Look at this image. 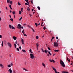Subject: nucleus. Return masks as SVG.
<instances>
[{
	"instance_id": "34",
	"label": "nucleus",
	"mask_w": 73,
	"mask_h": 73,
	"mask_svg": "<svg viewBox=\"0 0 73 73\" xmlns=\"http://www.w3.org/2000/svg\"><path fill=\"white\" fill-rule=\"evenodd\" d=\"M11 66L10 65H8V67H9V68H10V67H11Z\"/></svg>"
},
{
	"instance_id": "4",
	"label": "nucleus",
	"mask_w": 73,
	"mask_h": 73,
	"mask_svg": "<svg viewBox=\"0 0 73 73\" xmlns=\"http://www.w3.org/2000/svg\"><path fill=\"white\" fill-rule=\"evenodd\" d=\"M52 68L53 70H54L55 73H57V70H56V69H55L54 67L53 66H52Z\"/></svg>"
},
{
	"instance_id": "9",
	"label": "nucleus",
	"mask_w": 73,
	"mask_h": 73,
	"mask_svg": "<svg viewBox=\"0 0 73 73\" xmlns=\"http://www.w3.org/2000/svg\"><path fill=\"white\" fill-rule=\"evenodd\" d=\"M21 41H22V44H24V39H22L21 40Z\"/></svg>"
},
{
	"instance_id": "17",
	"label": "nucleus",
	"mask_w": 73,
	"mask_h": 73,
	"mask_svg": "<svg viewBox=\"0 0 73 73\" xmlns=\"http://www.w3.org/2000/svg\"><path fill=\"white\" fill-rule=\"evenodd\" d=\"M11 28L12 29H15V27H13V26H12L11 27Z\"/></svg>"
},
{
	"instance_id": "35",
	"label": "nucleus",
	"mask_w": 73,
	"mask_h": 73,
	"mask_svg": "<svg viewBox=\"0 0 73 73\" xmlns=\"http://www.w3.org/2000/svg\"><path fill=\"white\" fill-rule=\"evenodd\" d=\"M35 25L36 26V27H37V23H35Z\"/></svg>"
},
{
	"instance_id": "8",
	"label": "nucleus",
	"mask_w": 73,
	"mask_h": 73,
	"mask_svg": "<svg viewBox=\"0 0 73 73\" xmlns=\"http://www.w3.org/2000/svg\"><path fill=\"white\" fill-rule=\"evenodd\" d=\"M13 38L14 40H16L17 39V38L15 36H13Z\"/></svg>"
},
{
	"instance_id": "50",
	"label": "nucleus",
	"mask_w": 73,
	"mask_h": 73,
	"mask_svg": "<svg viewBox=\"0 0 73 73\" xmlns=\"http://www.w3.org/2000/svg\"><path fill=\"white\" fill-rule=\"evenodd\" d=\"M25 5H28V3H25Z\"/></svg>"
},
{
	"instance_id": "1",
	"label": "nucleus",
	"mask_w": 73,
	"mask_h": 73,
	"mask_svg": "<svg viewBox=\"0 0 73 73\" xmlns=\"http://www.w3.org/2000/svg\"><path fill=\"white\" fill-rule=\"evenodd\" d=\"M60 64L61 65H62V66L63 67H65V65L64 63V62H63V61H62L61 60H60Z\"/></svg>"
},
{
	"instance_id": "23",
	"label": "nucleus",
	"mask_w": 73,
	"mask_h": 73,
	"mask_svg": "<svg viewBox=\"0 0 73 73\" xmlns=\"http://www.w3.org/2000/svg\"><path fill=\"white\" fill-rule=\"evenodd\" d=\"M18 5H21V4H20V3H19V2H18Z\"/></svg>"
},
{
	"instance_id": "38",
	"label": "nucleus",
	"mask_w": 73,
	"mask_h": 73,
	"mask_svg": "<svg viewBox=\"0 0 73 73\" xmlns=\"http://www.w3.org/2000/svg\"><path fill=\"white\" fill-rule=\"evenodd\" d=\"M36 46H37V47L38 48V44H36Z\"/></svg>"
},
{
	"instance_id": "46",
	"label": "nucleus",
	"mask_w": 73,
	"mask_h": 73,
	"mask_svg": "<svg viewBox=\"0 0 73 73\" xmlns=\"http://www.w3.org/2000/svg\"><path fill=\"white\" fill-rule=\"evenodd\" d=\"M32 29L33 30V32H35V30H34V29H33V28Z\"/></svg>"
},
{
	"instance_id": "54",
	"label": "nucleus",
	"mask_w": 73,
	"mask_h": 73,
	"mask_svg": "<svg viewBox=\"0 0 73 73\" xmlns=\"http://www.w3.org/2000/svg\"><path fill=\"white\" fill-rule=\"evenodd\" d=\"M28 27H29V28L31 27H30V26H29V25H28Z\"/></svg>"
},
{
	"instance_id": "59",
	"label": "nucleus",
	"mask_w": 73,
	"mask_h": 73,
	"mask_svg": "<svg viewBox=\"0 0 73 73\" xmlns=\"http://www.w3.org/2000/svg\"><path fill=\"white\" fill-rule=\"evenodd\" d=\"M10 13H11V12H12V11H11V10H10Z\"/></svg>"
},
{
	"instance_id": "63",
	"label": "nucleus",
	"mask_w": 73,
	"mask_h": 73,
	"mask_svg": "<svg viewBox=\"0 0 73 73\" xmlns=\"http://www.w3.org/2000/svg\"><path fill=\"white\" fill-rule=\"evenodd\" d=\"M14 19H15V15L14 16Z\"/></svg>"
},
{
	"instance_id": "56",
	"label": "nucleus",
	"mask_w": 73,
	"mask_h": 73,
	"mask_svg": "<svg viewBox=\"0 0 73 73\" xmlns=\"http://www.w3.org/2000/svg\"><path fill=\"white\" fill-rule=\"evenodd\" d=\"M33 9H32V12H33Z\"/></svg>"
},
{
	"instance_id": "7",
	"label": "nucleus",
	"mask_w": 73,
	"mask_h": 73,
	"mask_svg": "<svg viewBox=\"0 0 73 73\" xmlns=\"http://www.w3.org/2000/svg\"><path fill=\"white\" fill-rule=\"evenodd\" d=\"M9 72L10 73H12V70L11 69H10L9 70H8Z\"/></svg>"
},
{
	"instance_id": "12",
	"label": "nucleus",
	"mask_w": 73,
	"mask_h": 73,
	"mask_svg": "<svg viewBox=\"0 0 73 73\" xmlns=\"http://www.w3.org/2000/svg\"><path fill=\"white\" fill-rule=\"evenodd\" d=\"M9 28H10V29H11V28H12V26L11 25H9Z\"/></svg>"
},
{
	"instance_id": "45",
	"label": "nucleus",
	"mask_w": 73,
	"mask_h": 73,
	"mask_svg": "<svg viewBox=\"0 0 73 73\" xmlns=\"http://www.w3.org/2000/svg\"><path fill=\"white\" fill-rule=\"evenodd\" d=\"M0 38H2V35H0Z\"/></svg>"
},
{
	"instance_id": "27",
	"label": "nucleus",
	"mask_w": 73,
	"mask_h": 73,
	"mask_svg": "<svg viewBox=\"0 0 73 73\" xmlns=\"http://www.w3.org/2000/svg\"><path fill=\"white\" fill-rule=\"evenodd\" d=\"M44 53H47V51L46 50H44Z\"/></svg>"
},
{
	"instance_id": "6",
	"label": "nucleus",
	"mask_w": 73,
	"mask_h": 73,
	"mask_svg": "<svg viewBox=\"0 0 73 73\" xmlns=\"http://www.w3.org/2000/svg\"><path fill=\"white\" fill-rule=\"evenodd\" d=\"M54 45L56 47H57L58 46V44L57 43L54 42Z\"/></svg>"
},
{
	"instance_id": "60",
	"label": "nucleus",
	"mask_w": 73,
	"mask_h": 73,
	"mask_svg": "<svg viewBox=\"0 0 73 73\" xmlns=\"http://www.w3.org/2000/svg\"><path fill=\"white\" fill-rule=\"evenodd\" d=\"M40 23H39L38 24H37V25H40Z\"/></svg>"
},
{
	"instance_id": "43",
	"label": "nucleus",
	"mask_w": 73,
	"mask_h": 73,
	"mask_svg": "<svg viewBox=\"0 0 73 73\" xmlns=\"http://www.w3.org/2000/svg\"><path fill=\"white\" fill-rule=\"evenodd\" d=\"M36 39H38V36H36Z\"/></svg>"
},
{
	"instance_id": "57",
	"label": "nucleus",
	"mask_w": 73,
	"mask_h": 73,
	"mask_svg": "<svg viewBox=\"0 0 73 73\" xmlns=\"http://www.w3.org/2000/svg\"><path fill=\"white\" fill-rule=\"evenodd\" d=\"M9 16H10V18H11V17H12L10 15H9Z\"/></svg>"
},
{
	"instance_id": "44",
	"label": "nucleus",
	"mask_w": 73,
	"mask_h": 73,
	"mask_svg": "<svg viewBox=\"0 0 73 73\" xmlns=\"http://www.w3.org/2000/svg\"><path fill=\"white\" fill-rule=\"evenodd\" d=\"M31 3L32 4H33V1H32V0H31Z\"/></svg>"
},
{
	"instance_id": "26",
	"label": "nucleus",
	"mask_w": 73,
	"mask_h": 73,
	"mask_svg": "<svg viewBox=\"0 0 73 73\" xmlns=\"http://www.w3.org/2000/svg\"><path fill=\"white\" fill-rule=\"evenodd\" d=\"M48 53L50 55V56H51V55H52V54L50 53V51L49 52H48Z\"/></svg>"
},
{
	"instance_id": "58",
	"label": "nucleus",
	"mask_w": 73,
	"mask_h": 73,
	"mask_svg": "<svg viewBox=\"0 0 73 73\" xmlns=\"http://www.w3.org/2000/svg\"><path fill=\"white\" fill-rule=\"evenodd\" d=\"M42 51L43 52H44V50H43V49H42Z\"/></svg>"
},
{
	"instance_id": "20",
	"label": "nucleus",
	"mask_w": 73,
	"mask_h": 73,
	"mask_svg": "<svg viewBox=\"0 0 73 73\" xmlns=\"http://www.w3.org/2000/svg\"><path fill=\"white\" fill-rule=\"evenodd\" d=\"M42 65H43L44 66V68L45 67V64L44 63H42Z\"/></svg>"
},
{
	"instance_id": "52",
	"label": "nucleus",
	"mask_w": 73,
	"mask_h": 73,
	"mask_svg": "<svg viewBox=\"0 0 73 73\" xmlns=\"http://www.w3.org/2000/svg\"><path fill=\"white\" fill-rule=\"evenodd\" d=\"M6 9H7V10H8V9L7 8V7H6Z\"/></svg>"
},
{
	"instance_id": "31",
	"label": "nucleus",
	"mask_w": 73,
	"mask_h": 73,
	"mask_svg": "<svg viewBox=\"0 0 73 73\" xmlns=\"http://www.w3.org/2000/svg\"><path fill=\"white\" fill-rule=\"evenodd\" d=\"M23 35H24V36H25L26 37H27V35L26 34H23Z\"/></svg>"
},
{
	"instance_id": "53",
	"label": "nucleus",
	"mask_w": 73,
	"mask_h": 73,
	"mask_svg": "<svg viewBox=\"0 0 73 73\" xmlns=\"http://www.w3.org/2000/svg\"><path fill=\"white\" fill-rule=\"evenodd\" d=\"M26 2L28 1V0H25Z\"/></svg>"
},
{
	"instance_id": "51",
	"label": "nucleus",
	"mask_w": 73,
	"mask_h": 73,
	"mask_svg": "<svg viewBox=\"0 0 73 73\" xmlns=\"http://www.w3.org/2000/svg\"><path fill=\"white\" fill-rule=\"evenodd\" d=\"M9 7L10 8L11 7V5H9Z\"/></svg>"
},
{
	"instance_id": "32",
	"label": "nucleus",
	"mask_w": 73,
	"mask_h": 73,
	"mask_svg": "<svg viewBox=\"0 0 73 73\" xmlns=\"http://www.w3.org/2000/svg\"><path fill=\"white\" fill-rule=\"evenodd\" d=\"M67 61H68V62H70V60H69V59H68V58H67Z\"/></svg>"
},
{
	"instance_id": "37",
	"label": "nucleus",
	"mask_w": 73,
	"mask_h": 73,
	"mask_svg": "<svg viewBox=\"0 0 73 73\" xmlns=\"http://www.w3.org/2000/svg\"><path fill=\"white\" fill-rule=\"evenodd\" d=\"M9 1H10V0H7V3H9Z\"/></svg>"
},
{
	"instance_id": "5",
	"label": "nucleus",
	"mask_w": 73,
	"mask_h": 73,
	"mask_svg": "<svg viewBox=\"0 0 73 73\" xmlns=\"http://www.w3.org/2000/svg\"><path fill=\"white\" fill-rule=\"evenodd\" d=\"M7 45L10 48H11L12 47V44L9 43H7Z\"/></svg>"
},
{
	"instance_id": "40",
	"label": "nucleus",
	"mask_w": 73,
	"mask_h": 73,
	"mask_svg": "<svg viewBox=\"0 0 73 73\" xmlns=\"http://www.w3.org/2000/svg\"><path fill=\"white\" fill-rule=\"evenodd\" d=\"M52 62H53L54 63V62H55V61H54V60H53V59L52 60Z\"/></svg>"
},
{
	"instance_id": "24",
	"label": "nucleus",
	"mask_w": 73,
	"mask_h": 73,
	"mask_svg": "<svg viewBox=\"0 0 73 73\" xmlns=\"http://www.w3.org/2000/svg\"><path fill=\"white\" fill-rule=\"evenodd\" d=\"M29 51L31 53H32V52L31 51L32 50H31V49H30L29 50Z\"/></svg>"
},
{
	"instance_id": "21",
	"label": "nucleus",
	"mask_w": 73,
	"mask_h": 73,
	"mask_svg": "<svg viewBox=\"0 0 73 73\" xmlns=\"http://www.w3.org/2000/svg\"><path fill=\"white\" fill-rule=\"evenodd\" d=\"M14 45L15 48H16V45L15 44H14Z\"/></svg>"
},
{
	"instance_id": "14",
	"label": "nucleus",
	"mask_w": 73,
	"mask_h": 73,
	"mask_svg": "<svg viewBox=\"0 0 73 73\" xmlns=\"http://www.w3.org/2000/svg\"><path fill=\"white\" fill-rule=\"evenodd\" d=\"M2 44H1V45H2V46H3V44L4 43V42H3V41H2Z\"/></svg>"
},
{
	"instance_id": "18",
	"label": "nucleus",
	"mask_w": 73,
	"mask_h": 73,
	"mask_svg": "<svg viewBox=\"0 0 73 73\" xmlns=\"http://www.w3.org/2000/svg\"><path fill=\"white\" fill-rule=\"evenodd\" d=\"M9 3H10V4H11V5H12V1H10L9 2Z\"/></svg>"
},
{
	"instance_id": "33",
	"label": "nucleus",
	"mask_w": 73,
	"mask_h": 73,
	"mask_svg": "<svg viewBox=\"0 0 73 73\" xmlns=\"http://www.w3.org/2000/svg\"><path fill=\"white\" fill-rule=\"evenodd\" d=\"M23 8H21V11L22 12H23Z\"/></svg>"
},
{
	"instance_id": "55",
	"label": "nucleus",
	"mask_w": 73,
	"mask_h": 73,
	"mask_svg": "<svg viewBox=\"0 0 73 73\" xmlns=\"http://www.w3.org/2000/svg\"><path fill=\"white\" fill-rule=\"evenodd\" d=\"M11 65L12 66V65H13V64L12 63H11Z\"/></svg>"
},
{
	"instance_id": "3",
	"label": "nucleus",
	"mask_w": 73,
	"mask_h": 73,
	"mask_svg": "<svg viewBox=\"0 0 73 73\" xmlns=\"http://www.w3.org/2000/svg\"><path fill=\"white\" fill-rule=\"evenodd\" d=\"M34 55L32 54H30V58L31 59H33V58H34Z\"/></svg>"
},
{
	"instance_id": "47",
	"label": "nucleus",
	"mask_w": 73,
	"mask_h": 73,
	"mask_svg": "<svg viewBox=\"0 0 73 73\" xmlns=\"http://www.w3.org/2000/svg\"><path fill=\"white\" fill-rule=\"evenodd\" d=\"M23 70H25V71H27V70L25 68H24Z\"/></svg>"
},
{
	"instance_id": "39",
	"label": "nucleus",
	"mask_w": 73,
	"mask_h": 73,
	"mask_svg": "<svg viewBox=\"0 0 73 73\" xmlns=\"http://www.w3.org/2000/svg\"><path fill=\"white\" fill-rule=\"evenodd\" d=\"M47 48H48V49L49 50H51V49L49 47H48Z\"/></svg>"
},
{
	"instance_id": "22",
	"label": "nucleus",
	"mask_w": 73,
	"mask_h": 73,
	"mask_svg": "<svg viewBox=\"0 0 73 73\" xmlns=\"http://www.w3.org/2000/svg\"><path fill=\"white\" fill-rule=\"evenodd\" d=\"M38 9H39V10H40V7L38 6L37 7Z\"/></svg>"
},
{
	"instance_id": "10",
	"label": "nucleus",
	"mask_w": 73,
	"mask_h": 73,
	"mask_svg": "<svg viewBox=\"0 0 73 73\" xmlns=\"http://www.w3.org/2000/svg\"><path fill=\"white\" fill-rule=\"evenodd\" d=\"M0 66H1V67L2 68H4V66H3V65L1 64H0Z\"/></svg>"
},
{
	"instance_id": "16",
	"label": "nucleus",
	"mask_w": 73,
	"mask_h": 73,
	"mask_svg": "<svg viewBox=\"0 0 73 73\" xmlns=\"http://www.w3.org/2000/svg\"><path fill=\"white\" fill-rule=\"evenodd\" d=\"M27 9L28 10V11H30V9H29V7H27Z\"/></svg>"
},
{
	"instance_id": "29",
	"label": "nucleus",
	"mask_w": 73,
	"mask_h": 73,
	"mask_svg": "<svg viewBox=\"0 0 73 73\" xmlns=\"http://www.w3.org/2000/svg\"><path fill=\"white\" fill-rule=\"evenodd\" d=\"M19 15H21V11H19Z\"/></svg>"
},
{
	"instance_id": "2",
	"label": "nucleus",
	"mask_w": 73,
	"mask_h": 73,
	"mask_svg": "<svg viewBox=\"0 0 73 73\" xmlns=\"http://www.w3.org/2000/svg\"><path fill=\"white\" fill-rule=\"evenodd\" d=\"M18 26L17 27V28L19 29H21V28H22V29H23V28H24L23 27H21V25H20V24H19L18 25Z\"/></svg>"
},
{
	"instance_id": "25",
	"label": "nucleus",
	"mask_w": 73,
	"mask_h": 73,
	"mask_svg": "<svg viewBox=\"0 0 73 73\" xmlns=\"http://www.w3.org/2000/svg\"><path fill=\"white\" fill-rule=\"evenodd\" d=\"M10 20L11 21H13V19L12 18H11L10 19Z\"/></svg>"
},
{
	"instance_id": "42",
	"label": "nucleus",
	"mask_w": 73,
	"mask_h": 73,
	"mask_svg": "<svg viewBox=\"0 0 73 73\" xmlns=\"http://www.w3.org/2000/svg\"><path fill=\"white\" fill-rule=\"evenodd\" d=\"M17 50H18V51H19V48H17Z\"/></svg>"
},
{
	"instance_id": "41",
	"label": "nucleus",
	"mask_w": 73,
	"mask_h": 73,
	"mask_svg": "<svg viewBox=\"0 0 73 73\" xmlns=\"http://www.w3.org/2000/svg\"><path fill=\"white\" fill-rule=\"evenodd\" d=\"M49 61H50V62H52V61L51 59H49Z\"/></svg>"
},
{
	"instance_id": "62",
	"label": "nucleus",
	"mask_w": 73,
	"mask_h": 73,
	"mask_svg": "<svg viewBox=\"0 0 73 73\" xmlns=\"http://www.w3.org/2000/svg\"><path fill=\"white\" fill-rule=\"evenodd\" d=\"M10 9H12V8L11 7H10Z\"/></svg>"
},
{
	"instance_id": "36",
	"label": "nucleus",
	"mask_w": 73,
	"mask_h": 73,
	"mask_svg": "<svg viewBox=\"0 0 73 73\" xmlns=\"http://www.w3.org/2000/svg\"><path fill=\"white\" fill-rule=\"evenodd\" d=\"M24 30H23L22 31V33H23V34H24Z\"/></svg>"
},
{
	"instance_id": "48",
	"label": "nucleus",
	"mask_w": 73,
	"mask_h": 73,
	"mask_svg": "<svg viewBox=\"0 0 73 73\" xmlns=\"http://www.w3.org/2000/svg\"><path fill=\"white\" fill-rule=\"evenodd\" d=\"M56 40H58V37L56 36Z\"/></svg>"
},
{
	"instance_id": "49",
	"label": "nucleus",
	"mask_w": 73,
	"mask_h": 73,
	"mask_svg": "<svg viewBox=\"0 0 73 73\" xmlns=\"http://www.w3.org/2000/svg\"><path fill=\"white\" fill-rule=\"evenodd\" d=\"M19 48L20 49H21V46H20L19 47Z\"/></svg>"
},
{
	"instance_id": "64",
	"label": "nucleus",
	"mask_w": 73,
	"mask_h": 73,
	"mask_svg": "<svg viewBox=\"0 0 73 73\" xmlns=\"http://www.w3.org/2000/svg\"><path fill=\"white\" fill-rule=\"evenodd\" d=\"M27 3L28 4H29V2L28 1L27 2Z\"/></svg>"
},
{
	"instance_id": "13",
	"label": "nucleus",
	"mask_w": 73,
	"mask_h": 73,
	"mask_svg": "<svg viewBox=\"0 0 73 73\" xmlns=\"http://www.w3.org/2000/svg\"><path fill=\"white\" fill-rule=\"evenodd\" d=\"M62 72L63 73H69L68 72H66V71H62Z\"/></svg>"
},
{
	"instance_id": "11",
	"label": "nucleus",
	"mask_w": 73,
	"mask_h": 73,
	"mask_svg": "<svg viewBox=\"0 0 73 73\" xmlns=\"http://www.w3.org/2000/svg\"><path fill=\"white\" fill-rule=\"evenodd\" d=\"M22 51L23 52H24V53H25L26 52V51L25 50H22Z\"/></svg>"
},
{
	"instance_id": "15",
	"label": "nucleus",
	"mask_w": 73,
	"mask_h": 73,
	"mask_svg": "<svg viewBox=\"0 0 73 73\" xmlns=\"http://www.w3.org/2000/svg\"><path fill=\"white\" fill-rule=\"evenodd\" d=\"M22 18H23V17H21L19 19V21H20V20H21Z\"/></svg>"
},
{
	"instance_id": "30",
	"label": "nucleus",
	"mask_w": 73,
	"mask_h": 73,
	"mask_svg": "<svg viewBox=\"0 0 73 73\" xmlns=\"http://www.w3.org/2000/svg\"><path fill=\"white\" fill-rule=\"evenodd\" d=\"M54 37H53L51 39V41H52V40H53V39H54Z\"/></svg>"
},
{
	"instance_id": "28",
	"label": "nucleus",
	"mask_w": 73,
	"mask_h": 73,
	"mask_svg": "<svg viewBox=\"0 0 73 73\" xmlns=\"http://www.w3.org/2000/svg\"><path fill=\"white\" fill-rule=\"evenodd\" d=\"M54 50V52H58V51H59L58 50Z\"/></svg>"
},
{
	"instance_id": "61",
	"label": "nucleus",
	"mask_w": 73,
	"mask_h": 73,
	"mask_svg": "<svg viewBox=\"0 0 73 73\" xmlns=\"http://www.w3.org/2000/svg\"><path fill=\"white\" fill-rule=\"evenodd\" d=\"M15 44H17V41H16V42Z\"/></svg>"
},
{
	"instance_id": "19",
	"label": "nucleus",
	"mask_w": 73,
	"mask_h": 73,
	"mask_svg": "<svg viewBox=\"0 0 73 73\" xmlns=\"http://www.w3.org/2000/svg\"><path fill=\"white\" fill-rule=\"evenodd\" d=\"M13 15H15V14H16V12H15V11H14V12H13Z\"/></svg>"
}]
</instances>
